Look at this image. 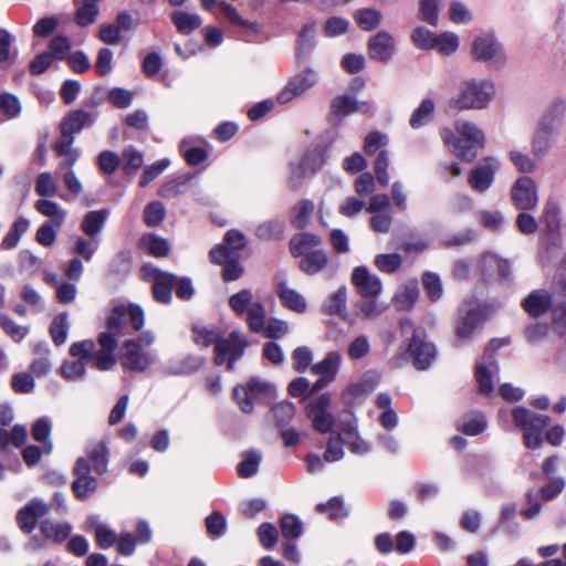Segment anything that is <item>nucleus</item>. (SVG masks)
<instances>
[{
    "instance_id": "22",
    "label": "nucleus",
    "mask_w": 566,
    "mask_h": 566,
    "mask_svg": "<svg viewBox=\"0 0 566 566\" xmlns=\"http://www.w3.org/2000/svg\"><path fill=\"white\" fill-rule=\"evenodd\" d=\"M210 260L213 263H223L222 277L224 281H234L242 276L243 266L241 263L232 259V255L226 251L224 247L217 245L210 251Z\"/></svg>"
},
{
    "instance_id": "62",
    "label": "nucleus",
    "mask_w": 566,
    "mask_h": 566,
    "mask_svg": "<svg viewBox=\"0 0 566 566\" xmlns=\"http://www.w3.org/2000/svg\"><path fill=\"white\" fill-rule=\"evenodd\" d=\"M344 444V434L331 437L323 455L324 461L332 463L342 460L345 455Z\"/></svg>"
},
{
    "instance_id": "48",
    "label": "nucleus",
    "mask_w": 566,
    "mask_h": 566,
    "mask_svg": "<svg viewBox=\"0 0 566 566\" xmlns=\"http://www.w3.org/2000/svg\"><path fill=\"white\" fill-rule=\"evenodd\" d=\"M344 443L356 455H365L370 451V443L356 429L344 432Z\"/></svg>"
},
{
    "instance_id": "40",
    "label": "nucleus",
    "mask_w": 566,
    "mask_h": 566,
    "mask_svg": "<svg viewBox=\"0 0 566 566\" xmlns=\"http://www.w3.org/2000/svg\"><path fill=\"white\" fill-rule=\"evenodd\" d=\"M32 438L43 444L44 453H51L53 449L51 434V421L48 418L38 419L31 429Z\"/></svg>"
},
{
    "instance_id": "17",
    "label": "nucleus",
    "mask_w": 566,
    "mask_h": 566,
    "mask_svg": "<svg viewBox=\"0 0 566 566\" xmlns=\"http://www.w3.org/2000/svg\"><path fill=\"white\" fill-rule=\"evenodd\" d=\"M499 365L493 357L483 356L475 366V378L479 390L484 396H490L494 389V380L497 379Z\"/></svg>"
},
{
    "instance_id": "39",
    "label": "nucleus",
    "mask_w": 566,
    "mask_h": 566,
    "mask_svg": "<svg viewBox=\"0 0 566 566\" xmlns=\"http://www.w3.org/2000/svg\"><path fill=\"white\" fill-rule=\"evenodd\" d=\"M285 223L281 219H271L260 223L255 235L263 241L280 240L283 238Z\"/></svg>"
},
{
    "instance_id": "32",
    "label": "nucleus",
    "mask_w": 566,
    "mask_h": 566,
    "mask_svg": "<svg viewBox=\"0 0 566 566\" xmlns=\"http://www.w3.org/2000/svg\"><path fill=\"white\" fill-rule=\"evenodd\" d=\"M301 256L300 269L308 275L322 272L329 262L328 255L324 250H315Z\"/></svg>"
},
{
    "instance_id": "36",
    "label": "nucleus",
    "mask_w": 566,
    "mask_h": 566,
    "mask_svg": "<svg viewBox=\"0 0 566 566\" xmlns=\"http://www.w3.org/2000/svg\"><path fill=\"white\" fill-rule=\"evenodd\" d=\"M322 239L313 233H298L290 241V250L294 256L310 253V249L318 247Z\"/></svg>"
},
{
    "instance_id": "23",
    "label": "nucleus",
    "mask_w": 566,
    "mask_h": 566,
    "mask_svg": "<svg viewBox=\"0 0 566 566\" xmlns=\"http://www.w3.org/2000/svg\"><path fill=\"white\" fill-rule=\"evenodd\" d=\"M395 50V41L390 33L380 31L368 41L369 56L373 60L387 62Z\"/></svg>"
},
{
    "instance_id": "38",
    "label": "nucleus",
    "mask_w": 566,
    "mask_h": 566,
    "mask_svg": "<svg viewBox=\"0 0 566 566\" xmlns=\"http://www.w3.org/2000/svg\"><path fill=\"white\" fill-rule=\"evenodd\" d=\"M40 531L45 538L62 543L71 534L72 527L66 523L45 520L40 524Z\"/></svg>"
},
{
    "instance_id": "30",
    "label": "nucleus",
    "mask_w": 566,
    "mask_h": 566,
    "mask_svg": "<svg viewBox=\"0 0 566 566\" xmlns=\"http://www.w3.org/2000/svg\"><path fill=\"white\" fill-rule=\"evenodd\" d=\"M564 113L565 104L563 102L553 103L544 112L537 127L556 135L562 126Z\"/></svg>"
},
{
    "instance_id": "50",
    "label": "nucleus",
    "mask_w": 566,
    "mask_h": 566,
    "mask_svg": "<svg viewBox=\"0 0 566 566\" xmlns=\"http://www.w3.org/2000/svg\"><path fill=\"white\" fill-rule=\"evenodd\" d=\"M87 457L92 463V469L102 474L107 469V449L104 442H98L87 451Z\"/></svg>"
},
{
    "instance_id": "63",
    "label": "nucleus",
    "mask_w": 566,
    "mask_h": 566,
    "mask_svg": "<svg viewBox=\"0 0 566 566\" xmlns=\"http://www.w3.org/2000/svg\"><path fill=\"white\" fill-rule=\"evenodd\" d=\"M370 352V343L366 335H359L354 338L347 348L348 357L358 360L366 357Z\"/></svg>"
},
{
    "instance_id": "6",
    "label": "nucleus",
    "mask_w": 566,
    "mask_h": 566,
    "mask_svg": "<svg viewBox=\"0 0 566 566\" xmlns=\"http://www.w3.org/2000/svg\"><path fill=\"white\" fill-rule=\"evenodd\" d=\"M230 308L239 316L247 314L249 328L254 333H261L264 327L266 312L264 305L254 300L253 293L249 289H243L229 298Z\"/></svg>"
},
{
    "instance_id": "24",
    "label": "nucleus",
    "mask_w": 566,
    "mask_h": 566,
    "mask_svg": "<svg viewBox=\"0 0 566 566\" xmlns=\"http://www.w3.org/2000/svg\"><path fill=\"white\" fill-rule=\"evenodd\" d=\"M153 295L157 302L167 304L171 300V290L177 283V276L171 273L151 269Z\"/></svg>"
},
{
    "instance_id": "45",
    "label": "nucleus",
    "mask_w": 566,
    "mask_h": 566,
    "mask_svg": "<svg viewBox=\"0 0 566 566\" xmlns=\"http://www.w3.org/2000/svg\"><path fill=\"white\" fill-rule=\"evenodd\" d=\"M29 227H30L29 220L24 217H19L14 221L11 230L4 235V238L1 242V248L4 250H10V249H13L14 247H17V244L20 241V238L22 237L23 233L27 232Z\"/></svg>"
},
{
    "instance_id": "27",
    "label": "nucleus",
    "mask_w": 566,
    "mask_h": 566,
    "mask_svg": "<svg viewBox=\"0 0 566 566\" xmlns=\"http://www.w3.org/2000/svg\"><path fill=\"white\" fill-rule=\"evenodd\" d=\"M354 308L357 317L371 321L381 316L388 310V304L379 301L378 296H365L355 304Z\"/></svg>"
},
{
    "instance_id": "41",
    "label": "nucleus",
    "mask_w": 566,
    "mask_h": 566,
    "mask_svg": "<svg viewBox=\"0 0 566 566\" xmlns=\"http://www.w3.org/2000/svg\"><path fill=\"white\" fill-rule=\"evenodd\" d=\"M325 308L328 314L345 318L347 314V289L342 286L333 293L327 300Z\"/></svg>"
},
{
    "instance_id": "58",
    "label": "nucleus",
    "mask_w": 566,
    "mask_h": 566,
    "mask_svg": "<svg viewBox=\"0 0 566 566\" xmlns=\"http://www.w3.org/2000/svg\"><path fill=\"white\" fill-rule=\"evenodd\" d=\"M281 531L285 538H297L303 533V525L300 518L293 514H286L281 518Z\"/></svg>"
},
{
    "instance_id": "13",
    "label": "nucleus",
    "mask_w": 566,
    "mask_h": 566,
    "mask_svg": "<svg viewBox=\"0 0 566 566\" xmlns=\"http://www.w3.org/2000/svg\"><path fill=\"white\" fill-rule=\"evenodd\" d=\"M270 389V384L253 378L247 386H237L233 390V396L241 410L245 413H250L254 409V401Z\"/></svg>"
},
{
    "instance_id": "46",
    "label": "nucleus",
    "mask_w": 566,
    "mask_h": 566,
    "mask_svg": "<svg viewBox=\"0 0 566 566\" xmlns=\"http://www.w3.org/2000/svg\"><path fill=\"white\" fill-rule=\"evenodd\" d=\"M201 365V360L197 357H185L172 360L165 365V371L169 375H184L197 370Z\"/></svg>"
},
{
    "instance_id": "31",
    "label": "nucleus",
    "mask_w": 566,
    "mask_h": 566,
    "mask_svg": "<svg viewBox=\"0 0 566 566\" xmlns=\"http://www.w3.org/2000/svg\"><path fill=\"white\" fill-rule=\"evenodd\" d=\"M73 138H60L54 144V150L57 156L62 157L57 166V171L72 169L78 159L80 153L76 148L72 147Z\"/></svg>"
},
{
    "instance_id": "15",
    "label": "nucleus",
    "mask_w": 566,
    "mask_h": 566,
    "mask_svg": "<svg viewBox=\"0 0 566 566\" xmlns=\"http://www.w3.org/2000/svg\"><path fill=\"white\" fill-rule=\"evenodd\" d=\"M350 281L357 287L361 297L379 296L382 291L380 279L363 265L353 270Z\"/></svg>"
},
{
    "instance_id": "4",
    "label": "nucleus",
    "mask_w": 566,
    "mask_h": 566,
    "mask_svg": "<svg viewBox=\"0 0 566 566\" xmlns=\"http://www.w3.org/2000/svg\"><path fill=\"white\" fill-rule=\"evenodd\" d=\"M512 417L516 429L523 432L524 444L528 449H538L544 441L543 431L549 424V417L536 413L525 407L500 411V418Z\"/></svg>"
},
{
    "instance_id": "49",
    "label": "nucleus",
    "mask_w": 566,
    "mask_h": 566,
    "mask_svg": "<svg viewBox=\"0 0 566 566\" xmlns=\"http://www.w3.org/2000/svg\"><path fill=\"white\" fill-rule=\"evenodd\" d=\"M99 0H84L83 4L77 9L75 21L81 27L93 24L98 15L97 2Z\"/></svg>"
},
{
    "instance_id": "21",
    "label": "nucleus",
    "mask_w": 566,
    "mask_h": 566,
    "mask_svg": "<svg viewBox=\"0 0 566 566\" xmlns=\"http://www.w3.org/2000/svg\"><path fill=\"white\" fill-rule=\"evenodd\" d=\"M325 163L324 155L321 150L314 149L306 153L303 158L298 161V169L302 175L297 176L296 171L290 178V184L293 188H297L302 185L305 178L311 177L317 170H319Z\"/></svg>"
},
{
    "instance_id": "51",
    "label": "nucleus",
    "mask_w": 566,
    "mask_h": 566,
    "mask_svg": "<svg viewBox=\"0 0 566 566\" xmlns=\"http://www.w3.org/2000/svg\"><path fill=\"white\" fill-rule=\"evenodd\" d=\"M143 245L155 258L166 256L170 251L168 241L156 234H148L143 239Z\"/></svg>"
},
{
    "instance_id": "14",
    "label": "nucleus",
    "mask_w": 566,
    "mask_h": 566,
    "mask_svg": "<svg viewBox=\"0 0 566 566\" xmlns=\"http://www.w3.org/2000/svg\"><path fill=\"white\" fill-rule=\"evenodd\" d=\"M408 353L413 358V366L419 370L427 369L436 357L434 346L424 340L421 331H413Z\"/></svg>"
},
{
    "instance_id": "29",
    "label": "nucleus",
    "mask_w": 566,
    "mask_h": 566,
    "mask_svg": "<svg viewBox=\"0 0 566 566\" xmlns=\"http://www.w3.org/2000/svg\"><path fill=\"white\" fill-rule=\"evenodd\" d=\"M108 211L106 209L93 210L87 212L81 223L82 231L95 241H101L99 233L107 220Z\"/></svg>"
},
{
    "instance_id": "43",
    "label": "nucleus",
    "mask_w": 566,
    "mask_h": 566,
    "mask_svg": "<svg viewBox=\"0 0 566 566\" xmlns=\"http://www.w3.org/2000/svg\"><path fill=\"white\" fill-rule=\"evenodd\" d=\"M262 454L258 450H249L242 454V461L238 465V473L242 478L253 476L259 469Z\"/></svg>"
},
{
    "instance_id": "28",
    "label": "nucleus",
    "mask_w": 566,
    "mask_h": 566,
    "mask_svg": "<svg viewBox=\"0 0 566 566\" xmlns=\"http://www.w3.org/2000/svg\"><path fill=\"white\" fill-rule=\"evenodd\" d=\"M343 357L339 352L332 350L318 363L312 365L311 371L331 381L337 377Z\"/></svg>"
},
{
    "instance_id": "1",
    "label": "nucleus",
    "mask_w": 566,
    "mask_h": 566,
    "mask_svg": "<svg viewBox=\"0 0 566 566\" xmlns=\"http://www.w3.org/2000/svg\"><path fill=\"white\" fill-rule=\"evenodd\" d=\"M496 95L493 81L484 77H468L459 82L457 94L450 98L449 111L486 109Z\"/></svg>"
},
{
    "instance_id": "16",
    "label": "nucleus",
    "mask_w": 566,
    "mask_h": 566,
    "mask_svg": "<svg viewBox=\"0 0 566 566\" xmlns=\"http://www.w3.org/2000/svg\"><path fill=\"white\" fill-rule=\"evenodd\" d=\"M90 465L86 459L80 458L74 467V474L77 479L73 482L72 489L80 500L87 499L97 488V481L90 475Z\"/></svg>"
},
{
    "instance_id": "11",
    "label": "nucleus",
    "mask_w": 566,
    "mask_h": 566,
    "mask_svg": "<svg viewBox=\"0 0 566 566\" xmlns=\"http://www.w3.org/2000/svg\"><path fill=\"white\" fill-rule=\"evenodd\" d=\"M511 199L515 208L528 211L538 205L537 186L530 177L517 178L511 188Z\"/></svg>"
},
{
    "instance_id": "20",
    "label": "nucleus",
    "mask_w": 566,
    "mask_h": 566,
    "mask_svg": "<svg viewBox=\"0 0 566 566\" xmlns=\"http://www.w3.org/2000/svg\"><path fill=\"white\" fill-rule=\"evenodd\" d=\"M115 336L109 329L108 332L101 333L98 336L101 348L94 352L93 355L95 367L98 370H109L116 364L114 350L117 347V340Z\"/></svg>"
},
{
    "instance_id": "61",
    "label": "nucleus",
    "mask_w": 566,
    "mask_h": 566,
    "mask_svg": "<svg viewBox=\"0 0 566 566\" xmlns=\"http://www.w3.org/2000/svg\"><path fill=\"white\" fill-rule=\"evenodd\" d=\"M314 202L308 199L300 201L298 206L295 209V214L292 219V224L297 229L305 228L308 223L310 217L314 211Z\"/></svg>"
},
{
    "instance_id": "9",
    "label": "nucleus",
    "mask_w": 566,
    "mask_h": 566,
    "mask_svg": "<svg viewBox=\"0 0 566 566\" xmlns=\"http://www.w3.org/2000/svg\"><path fill=\"white\" fill-rule=\"evenodd\" d=\"M318 78V73L312 67L301 71L290 78L287 84L277 94L276 101L280 104H286L293 101L295 97L304 94L307 90L314 87L317 84Z\"/></svg>"
},
{
    "instance_id": "34",
    "label": "nucleus",
    "mask_w": 566,
    "mask_h": 566,
    "mask_svg": "<svg viewBox=\"0 0 566 566\" xmlns=\"http://www.w3.org/2000/svg\"><path fill=\"white\" fill-rule=\"evenodd\" d=\"M34 208L39 213L48 217L50 219L49 222L53 223L55 228L62 227L66 212L59 203L46 199H40L35 202Z\"/></svg>"
},
{
    "instance_id": "7",
    "label": "nucleus",
    "mask_w": 566,
    "mask_h": 566,
    "mask_svg": "<svg viewBox=\"0 0 566 566\" xmlns=\"http://www.w3.org/2000/svg\"><path fill=\"white\" fill-rule=\"evenodd\" d=\"M127 322L133 331H139L144 326L145 316L140 306L135 304L114 306L107 321V327L115 335H125L127 334Z\"/></svg>"
},
{
    "instance_id": "8",
    "label": "nucleus",
    "mask_w": 566,
    "mask_h": 566,
    "mask_svg": "<svg viewBox=\"0 0 566 566\" xmlns=\"http://www.w3.org/2000/svg\"><path fill=\"white\" fill-rule=\"evenodd\" d=\"M332 403L329 394H322L312 399L306 406L307 417L312 420L313 427L321 433L332 431L335 424V418L328 410Z\"/></svg>"
},
{
    "instance_id": "56",
    "label": "nucleus",
    "mask_w": 566,
    "mask_h": 566,
    "mask_svg": "<svg viewBox=\"0 0 566 566\" xmlns=\"http://www.w3.org/2000/svg\"><path fill=\"white\" fill-rule=\"evenodd\" d=\"M459 36L453 32H443L437 34L434 41V49L443 55L453 54L459 48Z\"/></svg>"
},
{
    "instance_id": "12",
    "label": "nucleus",
    "mask_w": 566,
    "mask_h": 566,
    "mask_svg": "<svg viewBox=\"0 0 566 566\" xmlns=\"http://www.w3.org/2000/svg\"><path fill=\"white\" fill-rule=\"evenodd\" d=\"M500 169V161L494 157H485L468 176L471 188L478 192H485L494 181V175Z\"/></svg>"
},
{
    "instance_id": "19",
    "label": "nucleus",
    "mask_w": 566,
    "mask_h": 566,
    "mask_svg": "<svg viewBox=\"0 0 566 566\" xmlns=\"http://www.w3.org/2000/svg\"><path fill=\"white\" fill-rule=\"evenodd\" d=\"M486 318V308L475 306L464 311L457 326V339L465 342L470 339L474 332L482 325Z\"/></svg>"
},
{
    "instance_id": "53",
    "label": "nucleus",
    "mask_w": 566,
    "mask_h": 566,
    "mask_svg": "<svg viewBox=\"0 0 566 566\" xmlns=\"http://www.w3.org/2000/svg\"><path fill=\"white\" fill-rule=\"evenodd\" d=\"M315 25H305L296 42V53L298 59H305L314 45Z\"/></svg>"
},
{
    "instance_id": "52",
    "label": "nucleus",
    "mask_w": 566,
    "mask_h": 566,
    "mask_svg": "<svg viewBox=\"0 0 566 566\" xmlns=\"http://www.w3.org/2000/svg\"><path fill=\"white\" fill-rule=\"evenodd\" d=\"M403 259L398 253H381L376 255L375 265L382 273H395L402 264Z\"/></svg>"
},
{
    "instance_id": "37",
    "label": "nucleus",
    "mask_w": 566,
    "mask_h": 566,
    "mask_svg": "<svg viewBox=\"0 0 566 566\" xmlns=\"http://www.w3.org/2000/svg\"><path fill=\"white\" fill-rule=\"evenodd\" d=\"M434 102L431 98H424L410 116L409 124L413 129H418L429 124L434 114Z\"/></svg>"
},
{
    "instance_id": "5",
    "label": "nucleus",
    "mask_w": 566,
    "mask_h": 566,
    "mask_svg": "<svg viewBox=\"0 0 566 566\" xmlns=\"http://www.w3.org/2000/svg\"><path fill=\"white\" fill-rule=\"evenodd\" d=\"M471 56L474 61L502 69L507 63V55L503 44L492 32L478 34L471 44Z\"/></svg>"
},
{
    "instance_id": "25",
    "label": "nucleus",
    "mask_w": 566,
    "mask_h": 566,
    "mask_svg": "<svg viewBox=\"0 0 566 566\" xmlns=\"http://www.w3.org/2000/svg\"><path fill=\"white\" fill-rule=\"evenodd\" d=\"M94 122V116L83 109H77L69 114L61 124V137L73 138L74 134L80 133L83 128L90 127Z\"/></svg>"
},
{
    "instance_id": "60",
    "label": "nucleus",
    "mask_w": 566,
    "mask_h": 566,
    "mask_svg": "<svg viewBox=\"0 0 566 566\" xmlns=\"http://www.w3.org/2000/svg\"><path fill=\"white\" fill-rule=\"evenodd\" d=\"M437 34L432 31L419 27L416 28L411 33V41L418 49L421 50H433Z\"/></svg>"
},
{
    "instance_id": "64",
    "label": "nucleus",
    "mask_w": 566,
    "mask_h": 566,
    "mask_svg": "<svg viewBox=\"0 0 566 566\" xmlns=\"http://www.w3.org/2000/svg\"><path fill=\"white\" fill-rule=\"evenodd\" d=\"M143 161V154L133 147L126 148L122 154V166L126 174H132L139 169Z\"/></svg>"
},
{
    "instance_id": "42",
    "label": "nucleus",
    "mask_w": 566,
    "mask_h": 566,
    "mask_svg": "<svg viewBox=\"0 0 566 566\" xmlns=\"http://www.w3.org/2000/svg\"><path fill=\"white\" fill-rule=\"evenodd\" d=\"M171 20L177 30L182 34H189L200 27L201 19L198 14L185 11H176L171 15Z\"/></svg>"
},
{
    "instance_id": "47",
    "label": "nucleus",
    "mask_w": 566,
    "mask_h": 566,
    "mask_svg": "<svg viewBox=\"0 0 566 566\" xmlns=\"http://www.w3.org/2000/svg\"><path fill=\"white\" fill-rule=\"evenodd\" d=\"M219 8L222 11V13L224 14V17L231 23H233L235 25H240L244 29L251 30L255 33L261 31V25L259 23L251 22V21L243 19L233 6L222 1L219 3Z\"/></svg>"
},
{
    "instance_id": "55",
    "label": "nucleus",
    "mask_w": 566,
    "mask_h": 566,
    "mask_svg": "<svg viewBox=\"0 0 566 566\" xmlns=\"http://www.w3.org/2000/svg\"><path fill=\"white\" fill-rule=\"evenodd\" d=\"M98 243L99 241H95V239L86 240L83 237L76 235L73 238L72 252L82 256L86 262H90L93 259Z\"/></svg>"
},
{
    "instance_id": "59",
    "label": "nucleus",
    "mask_w": 566,
    "mask_h": 566,
    "mask_svg": "<svg viewBox=\"0 0 566 566\" xmlns=\"http://www.w3.org/2000/svg\"><path fill=\"white\" fill-rule=\"evenodd\" d=\"M478 218L480 224L490 231H499L505 223L504 216L500 211L481 210Z\"/></svg>"
},
{
    "instance_id": "44",
    "label": "nucleus",
    "mask_w": 566,
    "mask_h": 566,
    "mask_svg": "<svg viewBox=\"0 0 566 566\" xmlns=\"http://www.w3.org/2000/svg\"><path fill=\"white\" fill-rule=\"evenodd\" d=\"M354 19L364 31H370L380 24L382 14L377 9L365 8L355 12Z\"/></svg>"
},
{
    "instance_id": "10",
    "label": "nucleus",
    "mask_w": 566,
    "mask_h": 566,
    "mask_svg": "<svg viewBox=\"0 0 566 566\" xmlns=\"http://www.w3.org/2000/svg\"><path fill=\"white\" fill-rule=\"evenodd\" d=\"M155 359L154 353L146 350L136 340H127L123 345L120 364L125 369L145 371L155 363Z\"/></svg>"
},
{
    "instance_id": "54",
    "label": "nucleus",
    "mask_w": 566,
    "mask_h": 566,
    "mask_svg": "<svg viewBox=\"0 0 566 566\" xmlns=\"http://www.w3.org/2000/svg\"><path fill=\"white\" fill-rule=\"evenodd\" d=\"M34 189L41 197H54L57 192V184L53 175L45 171L36 177Z\"/></svg>"
},
{
    "instance_id": "26",
    "label": "nucleus",
    "mask_w": 566,
    "mask_h": 566,
    "mask_svg": "<svg viewBox=\"0 0 566 566\" xmlns=\"http://www.w3.org/2000/svg\"><path fill=\"white\" fill-rule=\"evenodd\" d=\"M552 305V297L544 290H535L523 301L524 311L532 317H538L546 313Z\"/></svg>"
},
{
    "instance_id": "18",
    "label": "nucleus",
    "mask_w": 566,
    "mask_h": 566,
    "mask_svg": "<svg viewBox=\"0 0 566 566\" xmlns=\"http://www.w3.org/2000/svg\"><path fill=\"white\" fill-rule=\"evenodd\" d=\"M49 511L50 506L42 500H31L17 514L20 528L24 533L30 534L35 528L38 518L46 515Z\"/></svg>"
},
{
    "instance_id": "3",
    "label": "nucleus",
    "mask_w": 566,
    "mask_h": 566,
    "mask_svg": "<svg viewBox=\"0 0 566 566\" xmlns=\"http://www.w3.org/2000/svg\"><path fill=\"white\" fill-rule=\"evenodd\" d=\"M193 340L196 344L208 347L214 345V363L222 365L228 363V369H234L237 359L243 356L248 345L245 336L239 332H232L228 338H220L213 331L205 327L193 328Z\"/></svg>"
},
{
    "instance_id": "57",
    "label": "nucleus",
    "mask_w": 566,
    "mask_h": 566,
    "mask_svg": "<svg viewBox=\"0 0 566 566\" xmlns=\"http://www.w3.org/2000/svg\"><path fill=\"white\" fill-rule=\"evenodd\" d=\"M69 331L67 315L65 313L56 316L50 326V334L55 345L60 346L66 342Z\"/></svg>"
},
{
    "instance_id": "33",
    "label": "nucleus",
    "mask_w": 566,
    "mask_h": 566,
    "mask_svg": "<svg viewBox=\"0 0 566 566\" xmlns=\"http://www.w3.org/2000/svg\"><path fill=\"white\" fill-rule=\"evenodd\" d=\"M276 293L285 307L297 313L306 311V301L298 292L289 287L286 283H279Z\"/></svg>"
},
{
    "instance_id": "2",
    "label": "nucleus",
    "mask_w": 566,
    "mask_h": 566,
    "mask_svg": "<svg viewBox=\"0 0 566 566\" xmlns=\"http://www.w3.org/2000/svg\"><path fill=\"white\" fill-rule=\"evenodd\" d=\"M440 136L454 156L467 161H472L475 158L476 148L483 147L485 142L483 130L474 123L463 119L454 123V130L441 129Z\"/></svg>"
},
{
    "instance_id": "35",
    "label": "nucleus",
    "mask_w": 566,
    "mask_h": 566,
    "mask_svg": "<svg viewBox=\"0 0 566 566\" xmlns=\"http://www.w3.org/2000/svg\"><path fill=\"white\" fill-rule=\"evenodd\" d=\"M419 296L417 282H409L402 285L394 296V303L400 311L410 310Z\"/></svg>"
}]
</instances>
